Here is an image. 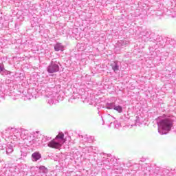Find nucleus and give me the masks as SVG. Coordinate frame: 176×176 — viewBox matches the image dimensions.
<instances>
[{"label":"nucleus","mask_w":176,"mask_h":176,"mask_svg":"<svg viewBox=\"0 0 176 176\" xmlns=\"http://www.w3.org/2000/svg\"><path fill=\"white\" fill-rule=\"evenodd\" d=\"M158 124V133L160 134H167L171 127H173V121L169 118H164L157 122Z\"/></svg>","instance_id":"obj_4"},{"label":"nucleus","mask_w":176,"mask_h":176,"mask_svg":"<svg viewBox=\"0 0 176 176\" xmlns=\"http://www.w3.org/2000/svg\"><path fill=\"white\" fill-rule=\"evenodd\" d=\"M6 133H10L8 135L9 138L13 140V141H19V140H23L26 146H31V145H36L39 146L41 145V141H39V131H36L33 133H30L28 130L21 128H11L7 129Z\"/></svg>","instance_id":"obj_1"},{"label":"nucleus","mask_w":176,"mask_h":176,"mask_svg":"<svg viewBox=\"0 0 176 176\" xmlns=\"http://www.w3.org/2000/svg\"><path fill=\"white\" fill-rule=\"evenodd\" d=\"M39 170L42 171V173H43L44 174H47V173H49L47 168L45 167L44 166H41L39 167Z\"/></svg>","instance_id":"obj_24"},{"label":"nucleus","mask_w":176,"mask_h":176,"mask_svg":"<svg viewBox=\"0 0 176 176\" xmlns=\"http://www.w3.org/2000/svg\"><path fill=\"white\" fill-rule=\"evenodd\" d=\"M113 124L114 126V129H120V127H122V124H120L118 120L113 121Z\"/></svg>","instance_id":"obj_22"},{"label":"nucleus","mask_w":176,"mask_h":176,"mask_svg":"<svg viewBox=\"0 0 176 176\" xmlns=\"http://www.w3.org/2000/svg\"><path fill=\"white\" fill-rule=\"evenodd\" d=\"M168 38L163 37L162 36H158L155 40V43L158 47H164L168 43Z\"/></svg>","instance_id":"obj_8"},{"label":"nucleus","mask_w":176,"mask_h":176,"mask_svg":"<svg viewBox=\"0 0 176 176\" xmlns=\"http://www.w3.org/2000/svg\"><path fill=\"white\" fill-rule=\"evenodd\" d=\"M115 105V102L107 103L106 108L107 109H114Z\"/></svg>","instance_id":"obj_21"},{"label":"nucleus","mask_w":176,"mask_h":176,"mask_svg":"<svg viewBox=\"0 0 176 176\" xmlns=\"http://www.w3.org/2000/svg\"><path fill=\"white\" fill-rule=\"evenodd\" d=\"M114 120H115V118L109 114H108L105 117V122H107V123H110V124H113Z\"/></svg>","instance_id":"obj_12"},{"label":"nucleus","mask_w":176,"mask_h":176,"mask_svg":"<svg viewBox=\"0 0 176 176\" xmlns=\"http://www.w3.org/2000/svg\"><path fill=\"white\" fill-rule=\"evenodd\" d=\"M60 63L57 61H52L47 67V71L49 74H54L60 71Z\"/></svg>","instance_id":"obj_6"},{"label":"nucleus","mask_w":176,"mask_h":176,"mask_svg":"<svg viewBox=\"0 0 176 176\" xmlns=\"http://www.w3.org/2000/svg\"><path fill=\"white\" fill-rule=\"evenodd\" d=\"M3 100H5V98H3V95H0V102H1V101H3Z\"/></svg>","instance_id":"obj_27"},{"label":"nucleus","mask_w":176,"mask_h":176,"mask_svg":"<svg viewBox=\"0 0 176 176\" xmlns=\"http://www.w3.org/2000/svg\"><path fill=\"white\" fill-rule=\"evenodd\" d=\"M140 36L142 41H144V42H148L151 39V31L148 30V29H143L140 32Z\"/></svg>","instance_id":"obj_7"},{"label":"nucleus","mask_w":176,"mask_h":176,"mask_svg":"<svg viewBox=\"0 0 176 176\" xmlns=\"http://www.w3.org/2000/svg\"><path fill=\"white\" fill-rule=\"evenodd\" d=\"M55 52H64V45L61 43H57L54 45Z\"/></svg>","instance_id":"obj_11"},{"label":"nucleus","mask_w":176,"mask_h":176,"mask_svg":"<svg viewBox=\"0 0 176 176\" xmlns=\"http://www.w3.org/2000/svg\"><path fill=\"white\" fill-rule=\"evenodd\" d=\"M13 146H12L11 144H8L7 145L6 148V155H9L12 153H13Z\"/></svg>","instance_id":"obj_14"},{"label":"nucleus","mask_w":176,"mask_h":176,"mask_svg":"<svg viewBox=\"0 0 176 176\" xmlns=\"http://www.w3.org/2000/svg\"><path fill=\"white\" fill-rule=\"evenodd\" d=\"M85 151L88 153H91V152L96 153V147H94V148L93 146H90L86 147L85 148Z\"/></svg>","instance_id":"obj_20"},{"label":"nucleus","mask_w":176,"mask_h":176,"mask_svg":"<svg viewBox=\"0 0 176 176\" xmlns=\"http://www.w3.org/2000/svg\"><path fill=\"white\" fill-rule=\"evenodd\" d=\"M166 57L168 56V54L167 52L165 53Z\"/></svg>","instance_id":"obj_28"},{"label":"nucleus","mask_w":176,"mask_h":176,"mask_svg":"<svg viewBox=\"0 0 176 176\" xmlns=\"http://www.w3.org/2000/svg\"><path fill=\"white\" fill-rule=\"evenodd\" d=\"M118 47H122V46H126L127 45V41L126 40H120L118 41L117 43Z\"/></svg>","instance_id":"obj_17"},{"label":"nucleus","mask_w":176,"mask_h":176,"mask_svg":"<svg viewBox=\"0 0 176 176\" xmlns=\"http://www.w3.org/2000/svg\"><path fill=\"white\" fill-rule=\"evenodd\" d=\"M65 142V139L64 138V133L59 132L55 138L47 143V146L54 149H61V147Z\"/></svg>","instance_id":"obj_3"},{"label":"nucleus","mask_w":176,"mask_h":176,"mask_svg":"<svg viewBox=\"0 0 176 176\" xmlns=\"http://www.w3.org/2000/svg\"><path fill=\"white\" fill-rule=\"evenodd\" d=\"M0 74H1V75H3V74L5 75H9L10 74V72L6 70L5 69V65L3 64L0 65Z\"/></svg>","instance_id":"obj_13"},{"label":"nucleus","mask_w":176,"mask_h":176,"mask_svg":"<svg viewBox=\"0 0 176 176\" xmlns=\"http://www.w3.org/2000/svg\"><path fill=\"white\" fill-rule=\"evenodd\" d=\"M100 157L102 158V163L100 164L98 162L99 166H105V168L107 170H113L116 174H122L123 173V168L115 165V162H116V160L112 157V156H109L107 154L101 153L100 154Z\"/></svg>","instance_id":"obj_2"},{"label":"nucleus","mask_w":176,"mask_h":176,"mask_svg":"<svg viewBox=\"0 0 176 176\" xmlns=\"http://www.w3.org/2000/svg\"><path fill=\"white\" fill-rule=\"evenodd\" d=\"M114 111H116L117 112H118V113H122V112H123V107H122V106L119 105V104H115L114 106Z\"/></svg>","instance_id":"obj_16"},{"label":"nucleus","mask_w":176,"mask_h":176,"mask_svg":"<svg viewBox=\"0 0 176 176\" xmlns=\"http://www.w3.org/2000/svg\"><path fill=\"white\" fill-rule=\"evenodd\" d=\"M94 140V137L87 135V142L91 144V142H93Z\"/></svg>","instance_id":"obj_26"},{"label":"nucleus","mask_w":176,"mask_h":176,"mask_svg":"<svg viewBox=\"0 0 176 176\" xmlns=\"http://www.w3.org/2000/svg\"><path fill=\"white\" fill-rule=\"evenodd\" d=\"M153 168H152V166H151V165H148L147 166H146V174L148 173H152V170Z\"/></svg>","instance_id":"obj_25"},{"label":"nucleus","mask_w":176,"mask_h":176,"mask_svg":"<svg viewBox=\"0 0 176 176\" xmlns=\"http://www.w3.org/2000/svg\"><path fill=\"white\" fill-rule=\"evenodd\" d=\"M151 173H153V174H159V173H160V167L154 166V168H153Z\"/></svg>","instance_id":"obj_23"},{"label":"nucleus","mask_w":176,"mask_h":176,"mask_svg":"<svg viewBox=\"0 0 176 176\" xmlns=\"http://www.w3.org/2000/svg\"><path fill=\"white\" fill-rule=\"evenodd\" d=\"M142 123H144V118L141 116H137L135 120V124L137 126H140V124H142Z\"/></svg>","instance_id":"obj_15"},{"label":"nucleus","mask_w":176,"mask_h":176,"mask_svg":"<svg viewBox=\"0 0 176 176\" xmlns=\"http://www.w3.org/2000/svg\"><path fill=\"white\" fill-rule=\"evenodd\" d=\"M50 140H52V137H47V136L43 135L42 137L41 140H38V141L41 142V144H43L44 142H47L48 141H50Z\"/></svg>","instance_id":"obj_19"},{"label":"nucleus","mask_w":176,"mask_h":176,"mask_svg":"<svg viewBox=\"0 0 176 176\" xmlns=\"http://www.w3.org/2000/svg\"><path fill=\"white\" fill-rule=\"evenodd\" d=\"M111 67L113 72H115L116 74V72H118V70L119 69V62L118 60L113 62L111 64Z\"/></svg>","instance_id":"obj_10"},{"label":"nucleus","mask_w":176,"mask_h":176,"mask_svg":"<svg viewBox=\"0 0 176 176\" xmlns=\"http://www.w3.org/2000/svg\"><path fill=\"white\" fill-rule=\"evenodd\" d=\"M78 138L79 140H80V142H82V144H85V142H87V135H78Z\"/></svg>","instance_id":"obj_18"},{"label":"nucleus","mask_w":176,"mask_h":176,"mask_svg":"<svg viewBox=\"0 0 176 176\" xmlns=\"http://www.w3.org/2000/svg\"><path fill=\"white\" fill-rule=\"evenodd\" d=\"M59 101H63V98L60 96V95L57 92L52 93L50 92L47 95V103L50 104V105H53V104H58Z\"/></svg>","instance_id":"obj_5"},{"label":"nucleus","mask_w":176,"mask_h":176,"mask_svg":"<svg viewBox=\"0 0 176 176\" xmlns=\"http://www.w3.org/2000/svg\"><path fill=\"white\" fill-rule=\"evenodd\" d=\"M41 157L42 155H41V153H39V152H34L32 155V160L33 162H38V160H39V159H41Z\"/></svg>","instance_id":"obj_9"}]
</instances>
